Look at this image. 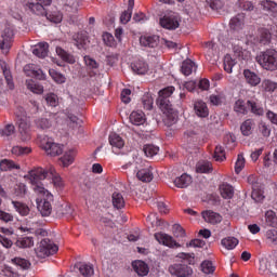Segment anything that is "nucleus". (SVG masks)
Wrapping results in <instances>:
<instances>
[{
    "instance_id": "11",
    "label": "nucleus",
    "mask_w": 277,
    "mask_h": 277,
    "mask_svg": "<svg viewBox=\"0 0 277 277\" xmlns=\"http://www.w3.org/2000/svg\"><path fill=\"white\" fill-rule=\"evenodd\" d=\"M155 239L162 243L163 246H168V248H181V245L174 240V238L168 234L157 233L155 234Z\"/></svg>"
},
{
    "instance_id": "15",
    "label": "nucleus",
    "mask_w": 277,
    "mask_h": 277,
    "mask_svg": "<svg viewBox=\"0 0 277 277\" xmlns=\"http://www.w3.org/2000/svg\"><path fill=\"white\" fill-rule=\"evenodd\" d=\"M130 122L135 127H142L146 122V115L142 110H134L130 115Z\"/></svg>"
},
{
    "instance_id": "51",
    "label": "nucleus",
    "mask_w": 277,
    "mask_h": 277,
    "mask_svg": "<svg viewBox=\"0 0 277 277\" xmlns=\"http://www.w3.org/2000/svg\"><path fill=\"white\" fill-rule=\"evenodd\" d=\"M143 151L146 155V157H155V155L159 153V147L153 144H147V145H144Z\"/></svg>"
},
{
    "instance_id": "63",
    "label": "nucleus",
    "mask_w": 277,
    "mask_h": 277,
    "mask_svg": "<svg viewBox=\"0 0 277 277\" xmlns=\"http://www.w3.org/2000/svg\"><path fill=\"white\" fill-rule=\"evenodd\" d=\"M103 41L106 44V47H116V39H114V35L109 32H105L103 35Z\"/></svg>"
},
{
    "instance_id": "34",
    "label": "nucleus",
    "mask_w": 277,
    "mask_h": 277,
    "mask_svg": "<svg viewBox=\"0 0 277 277\" xmlns=\"http://www.w3.org/2000/svg\"><path fill=\"white\" fill-rule=\"evenodd\" d=\"M254 122L252 121V119H247L246 121H243L240 126V131L242 133V135H245V137H249V135H252V127H253Z\"/></svg>"
},
{
    "instance_id": "4",
    "label": "nucleus",
    "mask_w": 277,
    "mask_h": 277,
    "mask_svg": "<svg viewBox=\"0 0 277 277\" xmlns=\"http://www.w3.org/2000/svg\"><path fill=\"white\" fill-rule=\"evenodd\" d=\"M14 40V29L12 26L6 25L0 37V49L3 53H8L12 48V42Z\"/></svg>"
},
{
    "instance_id": "50",
    "label": "nucleus",
    "mask_w": 277,
    "mask_h": 277,
    "mask_svg": "<svg viewBox=\"0 0 277 277\" xmlns=\"http://www.w3.org/2000/svg\"><path fill=\"white\" fill-rule=\"evenodd\" d=\"M43 16H45L48 21H50L51 23H55V24L62 23V18H63L62 13L58 11H54L51 13L47 11V15H43Z\"/></svg>"
},
{
    "instance_id": "7",
    "label": "nucleus",
    "mask_w": 277,
    "mask_h": 277,
    "mask_svg": "<svg viewBox=\"0 0 277 277\" xmlns=\"http://www.w3.org/2000/svg\"><path fill=\"white\" fill-rule=\"evenodd\" d=\"M172 94H174V87H168L159 91L157 103L160 109H166V107H170V105H172V101H170V96H172Z\"/></svg>"
},
{
    "instance_id": "59",
    "label": "nucleus",
    "mask_w": 277,
    "mask_h": 277,
    "mask_svg": "<svg viewBox=\"0 0 277 277\" xmlns=\"http://www.w3.org/2000/svg\"><path fill=\"white\" fill-rule=\"evenodd\" d=\"M214 159L216 161H224V159H226V154L224 153V147H222V145L215 147Z\"/></svg>"
},
{
    "instance_id": "64",
    "label": "nucleus",
    "mask_w": 277,
    "mask_h": 277,
    "mask_svg": "<svg viewBox=\"0 0 277 277\" xmlns=\"http://www.w3.org/2000/svg\"><path fill=\"white\" fill-rule=\"evenodd\" d=\"M45 101L48 105H50L51 107H57L58 100H57V95H55L54 93L47 94Z\"/></svg>"
},
{
    "instance_id": "40",
    "label": "nucleus",
    "mask_w": 277,
    "mask_h": 277,
    "mask_svg": "<svg viewBox=\"0 0 277 277\" xmlns=\"http://www.w3.org/2000/svg\"><path fill=\"white\" fill-rule=\"evenodd\" d=\"M11 263L17 267H21L22 269H29V267H31V262L23 258H14L11 260Z\"/></svg>"
},
{
    "instance_id": "29",
    "label": "nucleus",
    "mask_w": 277,
    "mask_h": 277,
    "mask_svg": "<svg viewBox=\"0 0 277 277\" xmlns=\"http://www.w3.org/2000/svg\"><path fill=\"white\" fill-rule=\"evenodd\" d=\"M212 171H213V167L209 161L201 160L196 164V172H198L199 174H209V172H212Z\"/></svg>"
},
{
    "instance_id": "47",
    "label": "nucleus",
    "mask_w": 277,
    "mask_h": 277,
    "mask_svg": "<svg viewBox=\"0 0 277 277\" xmlns=\"http://www.w3.org/2000/svg\"><path fill=\"white\" fill-rule=\"evenodd\" d=\"M13 194L17 198H25V196L27 195V186L25 184H23V183L16 184L14 186Z\"/></svg>"
},
{
    "instance_id": "58",
    "label": "nucleus",
    "mask_w": 277,
    "mask_h": 277,
    "mask_svg": "<svg viewBox=\"0 0 277 277\" xmlns=\"http://www.w3.org/2000/svg\"><path fill=\"white\" fill-rule=\"evenodd\" d=\"M245 166H246V158H243V154H239L236 161V166H235L236 174H239V172L243 170Z\"/></svg>"
},
{
    "instance_id": "46",
    "label": "nucleus",
    "mask_w": 277,
    "mask_h": 277,
    "mask_svg": "<svg viewBox=\"0 0 277 277\" xmlns=\"http://www.w3.org/2000/svg\"><path fill=\"white\" fill-rule=\"evenodd\" d=\"M192 70H194V62L192 60L184 61L181 67L183 75L189 77V75H192Z\"/></svg>"
},
{
    "instance_id": "3",
    "label": "nucleus",
    "mask_w": 277,
    "mask_h": 277,
    "mask_svg": "<svg viewBox=\"0 0 277 277\" xmlns=\"http://www.w3.org/2000/svg\"><path fill=\"white\" fill-rule=\"evenodd\" d=\"M60 248L57 245H54L51 239L45 238L40 241V245L37 249H35V252L39 259H47V256H51L55 254Z\"/></svg>"
},
{
    "instance_id": "44",
    "label": "nucleus",
    "mask_w": 277,
    "mask_h": 277,
    "mask_svg": "<svg viewBox=\"0 0 277 277\" xmlns=\"http://www.w3.org/2000/svg\"><path fill=\"white\" fill-rule=\"evenodd\" d=\"M234 111L237 114H248V103L243 102V100L236 101L234 105Z\"/></svg>"
},
{
    "instance_id": "48",
    "label": "nucleus",
    "mask_w": 277,
    "mask_h": 277,
    "mask_svg": "<svg viewBox=\"0 0 277 277\" xmlns=\"http://www.w3.org/2000/svg\"><path fill=\"white\" fill-rule=\"evenodd\" d=\"M15 246H17V248H31V246H34V238L31 237L19 238L15 242Z\"/></svg>"
},
{
    "instance_id": "18",
    "label": "nucleus",
    "mask_w": 277,
    "mask_h": 277,
    "mask_svg": "<svg viewBox=\"0 0 277 277\" xmlns=\"http://www.w3.org/2000/svg\"><path fill=\"white\" fill-rule=\"evenodd\" d=\"M32 54L37 57L44 58L49 55V43L41 42L32 48Z\"/></svg>"
},
{
    "instance_id": "60",
    "label": "nucleus",
    "mask_w": 277,
    "mask_h": 277,
    "mask_svg": "<svg viewBox=\"0 0 277 277\" xmlns=\"http://www.w3.org/2000/svg\"><path fill=\"white\" fill-rule=\"evenodd\" d=\"M12 155H29L31 153V148L29 147H22V146H14L11 150Z\"/></svg>"
},
{
    "instance_id": "9",
    "label": "nucleus",
    "mask_w": 277,
    "mask_h": 277,
    "mask_svg": "<svg viewBox=\"0 0 277 277\" xmlns=\"http://www.w3.org/2000/svg\"><path fill=\"white\" fill-rule=\"evenodd\" d=\"M169 273L171 276L189 277L192 274H194V271L192 267L184 264H173L169 266Z\"/></svg>"
},
{
    "instance_id": "21",
    "label": "nucleus",
    "mask_w": 277,
    "mask_h": 277,
    "mask_svg": "<svg viewBox=\"0 0 277 277\" xmlns=\"http://www.w3.org/2000/svg\"><path fill=\"white\" fill-rule=\"evenodd\" d=\"M132 267L134 272L137 273L138 276H148V264L144 261H134L132 263Z\"/></svg>"
},
{
    "instance_id": "52",
    "label": "nucleus",
    "mask_w": 277,
    "mask_h": 277,
    "mask_svg": "<svg viewBox=\"0 0 277 277\" xmlns=\"http://www.w3.org/2000/svg\"><path fill=\"white\" fill-rule=\"evenodd\" d=\"M235 66V60H233V56L230 54L225 55L224 57V70L225 72H233V67Z\"/></svg>"
},
{
    "instance_id": "28",
    "label": "nucleus",
    "mask_w": 277,
    "mask_h": 277,
    "mask_svg": "<svg viewBox=\"0 0 277 277\" xmlns=\"http://www.w3.org/2000/svg\"><path fill=\"white\" fill-rule=\"evenodd\" d=\"M220 193L222 198H225V200H230V198L235 196V190L233 189V186L226 183L220 185Z\"/></svg>"
},
{
    "instance_id": "54",
    "label": "nucleus",
    "mask_w": 277,
    "mask_h": 277,
    "mask_svg": "<svg viewBox=\"0 0 277 277\" xmlns=\"http://www.w3.org/2000/svg\"><path fill=\"white\" fill-rule=\"evenodd\" d=\"M50 77L55 81L56 83H65L66 82V77L62 75L61 72H57L55 69H50L49 70Z\"/></svg>"
},
{
    "instance_id": "19",
    "label": "nucleus",
    "mask_w": 277,
    "mask_h": 277,
    "mask_svg": "<svg viewBox=\"0 0 277 277\" xmlns=\"http://www.w3.org/2000/svg\"><path fill=\"white\" fill-rule=\"evenodd\" d=\"M246 21V15L243 13H239L237 16L233 17L229 22V27L234 31H239L243 27V23Z\"/></svg>"
},
{
    "instance_id": "6",
    "label": "nucleus",
    "mask_w": 277,
    "mask_h": 277,
    "mask_svg": "<svg viewBox=\"0 0 277 277\" xmlns=\"http://www.w3.org/2000/svg\"><path fill=\"white\" fill-rule=\"evenodd\" d=\"M40 147L47 153L49 157H57L64 153V145L53 143L51 140L43 138Z\"/></svg>"
},
{
    "instance_id": "24",
    "label": "nucleus",
    "mask_w": 277,
    "mask_h": 277,
    "mask_svg": "<svg viewBox=\"0 0 277 277\" xmlns=\"http://www.w3.org/2000/svg\"><path fill=\"white\" fill-rule=\"evenodd\" d=\"M245 79L249 85H259L261 83V78L259 75L254 74V71H250V69H245L243 71Z\"/></svg>"
},
{
    "instance_id": "36",
    "label": "nucleus",
    "mask_w": 277,
    "mask_h": 277,
    "mask_svg": "<svg viewBox=\"0 0 277 277\" xmlns=\"http://www.w3.org/2000/svg\"><path fill=\"white\" fill-rule=\"evenodd\" d=\"M248 109H250L251 114H254L255 116H263L265 114V110H263V107L259 106L256 102L249 100L247 102Z\"/></svg>"
},
{
    "instance_id": "8",
    "label": "nucleus",
    "mask_w": 277,
    "mask_h": 277,
    "mask_svg": "<svg viewBox=\"0 0 277 277\" xmlns=\"http://www.w3.org/2000/svg\"><path fill=\"white\" fill-rule=\"evenodd\" d=\"M24 8L30 14H35V16H47V8L38 2V0H30L24 4Z\"/></svg>"
},
{
    "instance_id": "5",
    "label": "nucleus",
    "mask_w": 277,
    "mask_h": 277,
    "mask_svg": "<svg viewBox=\"0 0 277 277\" xmlns=\"http://www.w3.org/2000/svg\"><path fill=\"white\" fill-rule=\"evenodd\" d=\"M160 26L163 29H169L170 31H174V29H179V15L172 11L166 13L159 19Z\"/></svg>"
},
{
    "instance_id": "27",
    "label": "nucleus",
    "mask_w": 277,
    "mask_h": 277,
    "mask_svg": "<svg viewBox=\"0 0 277 277\" xmlns=\"http://www.w3.org/2000/svg\"><path fill=\"white\" fill-rule=\"evenodd\" d=\"M133 5H135V0H129L128 10L124 11L120 16V22L122 25H127L131 21V14H133Z\"/></svg>"
},
{
    "instance_id": "23",
    "label": "nucleus",
    "mask_w": 277,
    "mask_h": 277,
    "mask_svg": "<svg viewBox=\"0 0 277 277\" xmlns=\"http://www.w3.org/2000/svg\"><path fill=\"white\" fill-rule=\"evenodd\" d=\"M0 170L1 172H12V170H21V166L13 160L3 159L0 161Z\"/></svg>"
},
{
    "instance_id": "38",
    "label": "nucleus",
    "mask_w": 277,
    "mask_h": 277,
    "mask_svg": "<svg viewBox=\"0 0 277 277\" xmlns=\"http://www.w3.org/2000/svg\"><path fill=\"white\" fill-rule=\"evenodd\" d=\"M109 144L115 148H122L124 146V141L122 140V137H120V135L111 133L109 135Z\"/></svg>"
},
{
    "instance_id": "13",
    "label": "nucleus",
    "mask_w": 277,
    "mask_h": 277,
    "mask_svg": "<svg viewBox=\"0 0 277 277\" xmlns=\"http://www.w3.org/2000/svg\"><path fill=\"white\" fill-rule=\"evenodd\" d=\"M76 47L78 49H83L84 51L90 47V39L88 38L87 31H80L72 36Z\"/></svg>"
},
{
    "instance_id": "39",
    "label": "nucleus",
    "mask_w": 277,
    "mask_h": 277,
    "mask_svg": "<svg viewBox=\"0 0 277 277\" xmlns=\"http://www.w3.org/2000/svg\"><path fill=\"white\" fill-rule=\"evenodd\" d=\"M113 207L115 209H124V197L120 193L113 194Z\"/></svg>"
},
{
    "instance_id": "20",
    "label": "nucleus",
    "mask_w": 277,
    "mask_h": 277,
    "mask_svg": "<svg viewBox=\"0 0 277 277\" xmlns=\"http://www.w3.org/2000/svg\"><path fill=\"white\" fill-rule=\"evenodd\" d=\"M194 109L199 118H207V116H209V108L207 107V103L202 101L195 102Z\"/></svg>"
},
{
    "instance_id": "12",
    "label": "nucleus",
    "mask_w": 277,
    "mask_h": 277,
    "mask_svg": "<svg viewBox=\"0 0 277 277\" xmlns=\"http://www.w3.org/2000/svg\"><path fill=\"white\" fill-rule=\"evenodd\" d=\"M163 114H166V124L167 127H172V124H176L179 120V113L174 109L172 105L167 106L166 108H160Z\"/></svg>"
},
{
    "instance_id": "2",
    "label": "nucleus",
    "mask_w": 277,
    "mask_h": 277,
    "mask_svg": "<svg viewBox=\"0 0 277 277\" xmlns=\"http://www.w3.org/2000/svg\"><path fill=\"white\" fill-rule=\"evenodd\" d=\"M255 61L264 70H277V51L275 49H267L266 51L260 52Z\"/></svg>"
},
{
    "instance_id": "25",
    "label": "nucleus",
    "mask_w": 277,
    "mask_h": 277,
    "mask_svg": "<svg viewBox=\"0 0 277 277\" xmlns=\"http://www.w3.org/2000/svg\"><path fill=\"white\" fill-rule=\"evenodd\" d=\"M38 211L42 215V217H49L53 211V207L51 206V202L49 200L44 199L38 205Z\"/></svg>"
},
{
    "instance_id": "62",
    "label": "nucleus",
    "mask_w": 277,
    "mask_h": 277,
    "mask_svg": "<svg viewBox=\"0 0 277 277\" xmlns=\"http://www.w3.org/2000/svg\"><path fill=\"white\" fill-rule=\"evenodd\" d=\"M266 239L267 241H269V243H273V246H277V230L276 229L267 230Z\"/></svg>"
},
{
    "instance_id": "22",
    "label": "nucleus",
    "mask_w": 277,
    "mask_h": 277,
    "mask_svg": "<svg viewBox=\"0 0 277 277\" xmlns=\"http://www.w3.org/2000/svg\"><path fill=\"white\" fill-rule=\"evenodd\" d=\"M131 69L135 75H146L148 72V64L144 61H135L131 64Z\"/></svg>"
},
{
    "instance_id": "53",
    "label": "nucleus",
    "mask_w": 277,
    "mask_h": 277,
    "mask_svg": "<svg viewBox=\"0 0 277 277\" xmlns=\"http://www.w3.org/2000/svg\"><path fill=\"white\" fill-rule=\"evenodd\" d=\"M15 132H16V128L14 127V124L9 123L3 129L0 130V135L2 137H10L11 135H14Z\"/></svg>"
},
{
    "instance_id": "33",
    "label": "nucleus",
    "mask_w": 277,
    "mask_h": 277,
    "mask_svg": "<svg viewBox=\"0 0 277 277\" xmlns=\"http://www.w3.org/2000/svg\"><path fill=\"white\" fill-rule=\"evenodd\" d=\"M57 56L61 57L64 62H67V64H75V56L68 52H66L61 47L56 48Z\"/></svg>"
},
{
    "instance_id": "41",
    "label": "nucleus",
    "mask_w": 277,
    "mask_h": 277,
    "mask_svg": "<svg viewBox=\"0 0 277 277\" xmlns=\"http://www.w3.org/2000/svg\"><path fill=\"white\" fill-rule=\"evenodd\" d=\"M251 198L255 202H263V200H265V195H263V185L258 188H252Z\"/></svg>"
},
{
    "instance_id": "31",
    "label": "nucleus",
    "mask_w": 277,
    "mask_h": 277,
    "mask_svg": "<svg viewBox=\"0 0 277 277\" xmlns=\"http://www.w3.org/2000/svg\"><path fill=\"white\" fill-rule=\"evenodd\" d=\"M233 51H234L235 57H238L239 60H245V61L250 60V51L243 50V48L239 45H234Z\"/></svg>"
},
{
    "instance_id": "61",
    "label": "nucleus",
    "mask_w": 277,
    "mask_h": 277,
    "mask_svg": "<svg viewBox=\"0 0 277 277\" xmlns=\"http://www.w3.org/2000/svg\"><path fill=\"white\" fill-rule=\"evenodd\" d=\"M207 5L211 8V10H214L217 12V10H222L224 8V3H222V0H206Z\"/></svg>"
},
{
    "instance_id": "57",
    "label": "nucleus",
    "mask_w": 277,
    "mask_h": 277,
    "mask_svg": "<svg viewBox=\"0 0 277 277\" xmlns=\"http://www.w3.org/2000/svg\"><path fill=\"white\" fill-rule=\"evenodd\" d=\"M201 272H203V274H213V272H215V266H213V262L203 261L201 263Z\"/></svg>"
},
{
    "instance_id": "49",
    "label": "nucleus",
    "mask_w": 277,
    "mask_h": 277,
    "mask_svg": "<svg viewBox=\"0 0 277 277\" xmlns=\"http://www.w3.org/2000/svg\"><path fill=\"white\" fill-rule=\"evenodd\" d=\"M61 161L65 168H68L75 161V153L72 150L66 151L64 157L61 158Z\"/></svg>"
},
{
    "instance_id": "16",
    "label": "nucleus",
    "mask_w": 277,
    "mask_h": 277,
    "mask_svg": "<svg viewBox=\"0 0 277 277\" xmlns=\"http://www.w3.org/2000/svg\"><path fill=\"white\" fill-rule=\"evenodd\" d=\"M75 268L80 272V275L83 277L94 276V267L91 264L83 262H78L75 264Z\"/></svg>"
},
{
    "instance_id": "17",
    "label": "nucleus",
    "mask_w": 277,
    "mask_h": 277,
    "mask_svg": "<svg viewBox=\"0 0 277 277\" xmlns=\"http://www.w3.org/2000/svg\"><path fill=\"white\" fill-rule=\"evenodd\" d=\"M201 215L205 222H208L209 224H220V222H222V215L211 210L203 211Z\"/></svg>"
},
{
    "instance_id": "1",
    "label": "nucleus",
    "mask_w": 277,
    "mask_h": 277,
    "mask_svg": "<svg viewBox=\"0 0 277 277\" xmlns=\"http://www.w3.org/2000/svg\"><path fill=\"white\" fill-rule=\"evenodd\" d=\"M25 179H28L31 185H34V192H36V194H41V196L47 194L48 198H53V195L49 194V190L44 188L40 181L51 179L54 187H58L60 189L64 187V181H62V177L55 172L54 167H49L48 169L37 168L31 170L27 175H25Z\"/></svg>"
},
{
    "instance_id": "10",
    "label": "nucleus",
    "mask_w": 277,
    "mask_h": 277,
    "mask_svg": "<svg viewBox=\"0 0 277 277\" xmlns=\"http://www.w3.org/2000/svg\"><path fill=\"white\" fill-rule=\"evenodd\" d=\"M18 132L22 142L31 140V123L26 118H21L18 121Z\"/></svg>"
},
{
    "instance_id": "55",
    "label": "nucleus",
    "mask_w": 277,
    "mask_h": 277,
    "mask_svg": "<svg viewBox=\"0 0 277 277\" xmlns=\"http://www.w3.org/2000/svg\"><path fill=\"white\" fill-rule=\"evenodd\" d=\"M269 40H272V32H269L266 28L260 29L261 44H268Z\"/></svg>"
},
{
    "instance_id": "35",
    "label": "nucleus",
    "mask_w": 277,
    "mask_h": 277,
    "mask_svg": "<svg viewBox=\"0 0 277 277\" xmlns=\"http://www.w3.org/2000/svg\"><path fill=\"white\" fill-rule=\"evenodd\" d=\"M52 126L51 120L47 118H38L35 120V127L40 131H47V129H51Z\"/></svg>"
},
{
    "instance_id": "30",
    "label": "nucleus",
    "mask_w": 277,
    "mask_h": 277,
    "mask_svg": "<svg viewBox=\"0 0 277 277\" xmlns=\"http://www.w3.org/2000/svg\"><path fill=\"white\" fill-rule=\"evenodd\" d=\"M24 70L28 77H35V79L39 80L45 79V75L42 69H31V66L26 65Z\"/></svg>"
},
{
    "instance_id": "56",
    "label": "nucleus",
    "mask_w": 277,
    "mask_h": 277,
    "mask_svg": "<svg viewBox=\"0 0 277 277\" xmlns=\"http://www.w3.org/2000/svg\"><path fill=\"white\" fill-rule=\"evenodd\" d=\"M142 103L144 109L150 111V109H153V95H150L149 93L144 94L142 97Z\"/></svg>"
},
{
    "instance_id": "14",
    "label": "nucleus",
    "mask_w": 277,
    "mask_h": 277,
    "mask_svg": "<svg viewBox=\"0 0 277 277\" xmlns=\"http://www.w3.org/2000/svg\"><path fill=\"white\" fill-rule=\"evenodd\" d=\"M140 44L142 47H148L149 49H155L159 47V36L157 35L142 36L140 38Z\"/></svg>"
},
{
    "instance_id": "26",
    "label": "nucleus",
    "mask_w": 277,
    "mask_h": 277,
    "mask_svg": "<svg viewBox=\"0 0 277 277\" xmlns=\"http://www.w3.org/2000/svg\"><path fill=\"white\" fill-rule=\"evenodd\" d=\"M174 185L180 189H185V187H189V185H192V176L184 173L174 180Z\"/></svg>"
},
{
    "instance_id": "42",
    "label": "nucleus",
    "mask_w": 277,
    "mask_h": 277,
    "mask_svg": "<svg viewBox=\"0 0 277 277\" xmlns=\"http://www.w3.org/2000/svg\"><path fill=\"white\" fill-rule=\"evenodd\" d=\"M13 207L19 215H29V207L21 201H13Z\"/></svg>"
},
{
    "instance_id": "45",
    "label": "nucleus",
    "mask_w": 277,
    "mask_h": 277,
    "mask_svg": "<svg viewBox=\"0 0 277 277\" xmlns=\"http://www.w3.org/2000/svg\"><path fill=\"white\" fill-rule=\"evenodd\" d=\"M65 10L69 14H77V10H79V2H77V0H66Z\"/></svg>"
},
{
    "instance_id": "32",
    "label": "nucleus",
    "mask_w": 277,
    "mask_h": 277,
    "mask_svg": "<svg viewBox=\"0 0 277 277\" xmlns=\"http://www.w3.org/2000/svg\"><path fill=\"white\" fill-rule=\"evenodd\" d=\"M136 179L143 183H150L153 181V172L149 169H142L137 171Z\"/></svg>"
},
{
    "instance_id": "37",
    "label": "nucleus",
    "mask_w": 277,
    "mask_h": 277,
    "mask_svg": "<svg viewBox=\"0 0 277 277\" xmlns=\"http://www.w3.org/2000/svg\"><path fill=\"white\" fill-rule=\"evenodd\" d=\"M221 243L226 250H234L239 245V240L235 237H227L222 239Z\"/></svg>"
},
{
    "instance_id": "43",
    "label": "nucleus",
    "mask_w": 277,
    "mask_h": 277,
    "mask_svg": "<svg viewBox=\"0 0 277 277\" xmlns=\"http://www.w3.org/2000/svg\"><path fill=\"white\" fill-rule=\"evenodd\" d=\"M265 217H266V224L267 226H272L273 228H277V216H276V212L268 210L265 213Z\"/></svg>"
}]
</instances>
